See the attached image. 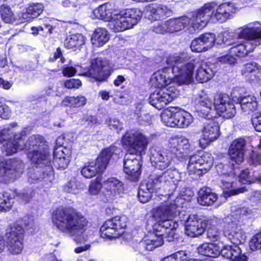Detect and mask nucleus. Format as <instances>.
I'll return each instance as SVG.
<instances>
[{"mask_svg": "<svg viewBox=\"0 0 261 261\" xmlns=\"http://www.w3.org/2000/svg\"><path fill=\"white\" fill-rule=\"evenodd\" d=\"M161 196H156L157 200L163 199L164 202L152 211L155 220L153 225L154 231L148 238L141 242V244L149 251L162 245L165 239L168 242L173 241L176 236L175 230L178 226L172 218L178 212L176 203L180 198L171 200L170 194Z\"/></svg>", "mask_w": 261, "mask_h": 261, "instance_id": "1", "label": "nucleus"}, {"mask_svg": "<svg viewBox=\"0 0 261 261\" xmlns=\"http://www.w3.org/2000/svg\"><path fill=\"white\" fill-rule=\"evenodd\" d=\"M167 62L173 65V73L179 85H189L193 82V70L196 66L198 65L196 79L200 83L208 81L216 72L214 64L191 59L187 53L170 55L167 58Z\"/></svg>", "mask_w": 261, "mask_h": 261, "instance_id": "2", "label": "nucleus"}, {"mask_svg": "<svg viewBox=\"0 0 261 261\" xmlns=\"http://www.w3.org/2000/svg\"><path fill=\"white\" fill-rule=\"evenodd\" d=\"M121 142L128 148L124 157L123 167L125 173L132 180H137L141 173V155L145 154L149 141L142 133L127 132L123 136Z\"/></svg>", "mask_w": 261, "mask_h": 261, "instance_id": "3", "label": "nucleus"}, {"mask_svg": "<svg viewBox=\"0 0 261 261\" xmlns=\"http://www.w3.org/2000/svg\"><path fill=\"white\" fill-rule=\"evenodd\" d=\"M53 222L61 231L73 238L77 243L84 242L83 234L88 221L80 213L72 210H57L53 215Z\"/></svg>", "mask_w": 261, "mask_h": 261, "instance_id": "4", "label": "nucleus"}, {"mask_svg": "<svg viewBox=\"0 0 261 261\" xmlns=\"http://www.w3.org/2000/svg\"><path fill=\"white\" fill-rule=\"evenodd\" d=\"M260 26L258 22L251 23L235 31L234 35L237 38L248 40L247 42L238 44L225 39L223 40L224 43L226 45L232 46L230 48L231 54L237 57H244L248 53L252 51L257 46L261 44Z\"/></svg>", "mask_w": 261, "mask_h": 261, "instance_id": "5", "label": "nucleus"}, {"mask_svg": "<svg viewBox=\"0 0 261 261\" xmlns=\"http://www.w3.org/2000/svg\"><path fill=\"white\" fill-rule=\"evenodd\" d=\"M24 149L28 150V157L33 164L41 168L45 167L46 171H48L47 175H52L48 145L42 136H31L24 143Z\"/></svg>", "mask_w": 261, "mask_h": 261, "instance_id": "6", "label": "nucleus"}, {"mask_svg": "<svg viewBox=\"0 0 261 261\" xmlns=\"http://www.w3.org/2000/svg\"><path fill=\"white\" fill-rule=\"evenodd\" d=\"M120 149L114 146L103 149L95 161L85 163L81 173L86 178H91L103 172L106 169L110 160L120 152Z\"/></svg>", "mask_w": 261, "mask_h": 261, "instance_id": "7", "label": "nucleus"}, {"mask_svg": "<svg viewBox=\"0 0 261 261\" xmlns=\"http://www.w3.org/2000/svg\"><path fill=\"white\" fill-rule=\"evenodd\" d=\"M215 7V3L206 4L198 10L185 16L189 20L187 24V31L193 34L204 28L213 15Z\"/></svg>", "mask_w": 261, "mask_h": 261, "instance_id": "8", "label": "nucleus"}, {"mask_svg": "<svg viewBox=\"0 0 261 261\" xmlns=\"http://www.w3.org/2000/svg\"><path fill=\"white\" fill-rule=\"evenodd\" d=\"M142 13L136 9H129L114 14L109 23L110 29L114 32H120L132 28L141 19Z\"/></svg>", "mask_w": 261, "mask_h": 261, "instance_id": "9", "label": "nucleus"}, {"mask_svg": "<svg viewBox=\"0 0 261 261\" xmlns=\"http://www.w3.org/2000/svg\"><path fill=\"white\" fill-rule=\"evenodd\" d=\"M180 180L178 171L170 168L164 172L154 174L148 181L156 191L162 189L170 191L176 189L177 183Z\"/></svg>", "mask_w": 261, "mask_h": 261, "instance_id": "10", "label": "nucleus"}, {"mask_svg": "<svg viewBox=\"0 0 261 261\" xmlns=\"http://www.w3.org/2000/svg\"><path fill=\"white\" fill-rule=\"evenodd\" d=\"M213 160L211 154L200 151L192 155L189 160L187 170L193 178H197L206 173L212 167Z\"/></svg>", "mask_w": 261, "mask_h": 261, "instance_id": "11", "label": "nucleus"}, {"mask_svg": "<svg viewBox=\"0 0 261 261\" xmlns=\"http://www.w3.org/2000/svg\"><path fill=\"white\" fill-rule=\"evenodd\" d=\"M23 167V163L19 160L6 161L0 156V182L14 180L22 173Z\"/></svg>", "mask_w": 261, "mask_h": 261, "instance_id": "12", "label": "nucleus"}, {"mask_svg": "<svg viewBox=\"0 0 261 261\" xmlns=\"http://www.w3.org/2000/svg\"><path fill=\"white\" fill-rule=\"evenodd\" d=\"M127 218L125 216H116L105 222L100 229V236L102 238L113 239L119 238L120 231L126 226Z\"/></svg>", "mask_w": 261, "mask_h": 261, "instance_id": "13", "label": "nucleus"}, {"mask_svg": "<svg viewBox=\"0 0 261 261\" xmlns=\"http://www.w3.org/2000/svg\"><path fill=\"white\" fill-rule=\"evenodd\" d=\"M114 65L109 60L97 58L92 61L91 68L85 75L96 81L103 82L111 74Z\"/></svg>", "mask_w": 261, "mask_h": 261, "instance_id": "14", "label": "nucleus"}, {"mask_svg": "<svg viewBox=\"0 0 261 261\" xmlns=\"http://www.w3.org/2000/svg\"><path fill=\"white\" fill-rule=\"evenodd\" d=\"M22 227L18 225L11 227L7 230L6 236L7 239L9 250L13 254H20L23 250Z\"/></svg>", "mask_w": 261, "mask_h": 261, "instance_id": "15", "label": "nucleus"}, {"mask_svg": "<svg viewBox=\"0 0 261 261\" xmlns=\"http://www.w3.org/2000/svg\"><path fill=\"white\" fill-rule=\"evenodd\" d=\"M173 157L179 160L185 158L189 153L190 145L189 140L184 136H175L171 138L166 148Z\"/></svg>", "mask_w": 261, "mask_h": 261, "instance_id": "16", "label": "nucleus"}, {"mask_svg": "<svg viewBox=\"0 0 261 261\" xmlns=\"http://www.w3.org/2000/svg\"><path fill=\"white\" fill-rule=\"evenodd\" d=\"M173 158L166 148L153 147L150 149V159L152 165L158 170H164L168 168Z\"/></svg>", "mask_w": 261, "mask_h": 261, "instance_id": "17", "label": "nucleus"}, {"mask_svg": "<svg viewBox=\"0 0 261 261\" xmlns=\"http://www.w3.org/2000/svg\"><path fill=\"white\" fill-rule=\"evenodd\" d=\"M176 97L177 94L172 92V88L158 89L151 94L149 101L156 109L161 110Z\"/></svg>", "mask_w": 261, "mask_h": 261, "instance_id": "18", "label": "nucleus"}, {"mask_svg": "<svg viewBox=\"0 0 261 261\" xmlns=\"http://www.w3.org/2000/svg\"><path fill=\"white\" fill-rule=\"evenodd\" d=\"M246 147V141L244 138H240L234 140L228 150L229 163L232 166L241 164L244 161Z\"/></svg>", "mask_w": 261, "mask_h": 261, "instance_id": "19", "label": "nucleus"}, {"mask_svg": "<svg viewBox=\"0 0 261 261\" xmlns=\"http://www.w3.org/2000/svg\"><path fill=\"white\" fill-rule=\"evenodd\" d=\"M166 63L171 66V68H164L152 75L150 82L153 86L159 88H163L170 84L172 81L178 84L176 81V77L173 73V65L168 64L167 61Z\"/></svg>", "mask_w": 261, "mask_h": 261, "instance_id": "20", "label": "nucleus"}, {"mask_svg": "<svg viewBox=\"0 0 261 261\" xmlns=\"http://www.w3.org/2000/svg\"><path fill=\"white\" fill-rule=\"evenodd\" d=\"M201 139L199 144L202 148H205L211 142L215 141L220 135V126L217 122L210 121L204 123Z\"/></svg>", "mask_w": 261, "mask_h": 261, "instance_id": "21", "label": "nucleus"}, {"mask_svg": "<svg viewBox=\"0 0 261 261\" xmlns=\"http://www.w3.org/2000/svg\"><path fill=\"white\" fill-rule=\"evenodd\" d=\"M208 221L199 218L197 215H190L186 221V233L192 237H198L202 234L207 227Z\"/></svg>", "mask_w": 261, "mask_h": 261, "instance_id": "22", "label": "nucleus"}, {"mask_svg": "<svg viewBox=\"0 0 261 261\" xmlns=\"http://www.w3.org/2000/svg\"><path fill=\"white\" fill-rule=\"evenodd\" d=\"M25 136L24 132H21L14 136V138L4 144L3 151L7 155H11L18 151L24 149Z\"/></svg>", "mask_w": 261, "mask_h": 261, "instance_id": "23", "label": "nucleus"}, {"mask_svg": "<svg viewBox=\"0 0 261 261\" xmlns=\"http://www.w3.org/2000/svg\"><path fill=\"white\" fill-rule=\"evenodd\" d=\"M148 18L151 20H160L169 16L171 11L163 5L151 4L146 7Z\"/></svg>", "mask_w": 261, "mask_h": 261, "instance_id": "24", "label": "nucleus"}, {"mask_svg": "<svg viewBox=\"0 0 261 261\" xmlns=\"http://www.w3.org/2000/svg\"><path fill=\"white\" fill-rule=\"evenodd\" d=\"M216 6H217L216 5ZM235 12L236 7L233 4L226 2L219 5L217 9L215 8V11L211 17L216 18L220 22H223L228 19L231 14L235 13Z\"/></svg>", "mask_w": 261, "mask_h": 261, "instance_id": "25", "label": "nucleus"}, {"mask_svg": "<svg viewBox=\"0 0 261 261\" xmlns=\"http://www.w3.org/2000/svg\"><path fill=\"white\" fill-rule=\"evenodd\" d=\"M232 100L240 104L242 110L246 114H250L257 109V102L256 97L252 95L243 96H234Z\"/></svg>", "mask_w": 261, "mask_h": 261, "instance_id": "26", "label": "nucleus"}, {"mask_svg": "<svg viewBox=\"0 0 261 261\" xmlns=\"http://www.w3.org/2000/svg\"><path fill=\"white\" fill-rule=\"evenodd\" d=\"M223 234L234 245L238 246L243 243L245 240V236L243 231L234 227L232 224H227L224 226Z\"/></svg>", "mask_w": 261, "mask_h": 261, "instance_id": "27", "label": "nucleus"}, {"mask_svg": "<svg viewBox=\"0 0 261 261\" xmlns=\"http://www.w3.org/2000/svg\"><path fill=\"white\" fill-rule=\"evenodd\" d=\"M242 75L250 82L259 81L261 77L260 66L255 62L244 65L241 69Z\"/></svg>", "mask_w": 261, "mask_h": 261, "instance_id": "28", "label": "nucleus"}, {"mask_svg": "<svg viewBox=\"0 0 261 261\" xmlns=\"http://www.w3.org/2000/svg\"><path fill=\"white\" fill-rule=\"evenodd\" d=\"M220 254L227 259L232 261H246V256L241 253V250L237 245H222Z\"/></svg>", "mask_w": 261, "mask_h": 261, "instance_id": "29", "label": "nucleus"}, {"mask_svg": "<svg viewBox=\"0 0 261 261\" xmlns=\"http://www.w3.org/2000/svg\"><path fill=\"white\" fill-rule=\"evenodd\" d=\"M222 244L220 243H204L197 248L198 253L211 257H217L220 255Z\"/></svg>", "mask_w": 261, "mask_h": 261, "instance_id": "30", "label": "nucleus"}, {"mask_svg": "<svg viewBox=\"0 0 261 261\" xmlns=\"http://www.w3.org/2000/svg\"><path fill=\"white\" fill-rule=\"evenodd\" d=\"M189 21L188 18L185 17V16L166 20L169 33H176L184 29H186V31H187V24Z\"/></svg>", "mask_w": 261, "mask_h": 261, "instance_id": "31", "label": "nucleus"}, {"mask_svg": "<svg viewBox=\"0 0 261 261\" xmlns=\"http://www.w3.org/2000/svg\"><path fill=\"white\" fill-rule=\"evenodd\" d=\"M44 6L41 3H32L21 13V17L24 20L30 21L38 17L43 12Z\"/></svg>", "mask_w": 261, "mask_h": 261, "instance_id": "32", "label": "nucleus"}, {"mask_svg": "<svg viewBox=\"0 0 261 261\" xmlns=\"http://www.w3.org/2000/svg\"><path fill=\"white\" fill-rule=\"evenodd\" d=\"M67 153L63 150H59L54 152V164L59 169L63 170L66 169L70 162V152L65 149Z\"/></svg>", "mask_w": 261, "mask_h": 261, "instance_id": "33", "label": "nucleus"}, {"mask_svg": "<svg viewBox=\"0 0 261 261\" xmlns=\"http://www.w3.org/2000/svg\"><path fill=\"white\" fill-rule=\"evenodd\" d=\"M109 39L110 35L108 31L104 28H99L93 33L91 40L94 47H99L105 44Z\"/></svg>", "mask_w": 261, "mask_h": 261, "instance_id": "34", "label": "nucleus"}, {"mask_svg": "<svg viewBox=\"0 0 261 261\" xmlns=\"http://www.w3.org/2000/svg\"><path fill=\"white\" fill-rule=\"evenodd\" d=\"M217 198V195L210 188H204L199 191L197 201L200 205L209 206L216 201Z\"/></svg>", "mask_w": 261, "mask_h": 261, "instance_id": "35", "label": "nucleus"}, {"mask_svg": "<svg viewBox=\"0 0 261 261\" xmlns=\"http://www.w3.org/2000/svg\"><path fill=\"white\" fill-rule=\"evenodd\" d=\"M116 11L112 8V6L108 4L99 6L94 11L98 19L109 22L114 18V14H116Z\"/></svg>", "mask_w": 261, "mask_h": 261, "instance_id": "36", "label": "nucleus"}, {"mask_svg": "<svg viewBox=\"0 0 261 261\" xmlns=\"http://www.w3.org/2000/svg\"><path fill=\"white\" fill-rule=\"evenodd\" d=\"M15 195V192L12 191L0 193V212H7L11 209Z\"/></svg>", "mask_w": 261, "mask_h": 261, "instance_id": "37", "label": "nucleus"}, {"mask_svg": "<svg viewBox=\"0 0 261 261\" xmlns=\"http://www.w3.org/2000/svg\"><path fill=\"white\" fill-rule=\"evenodd\" d=\"M156 191L148 181L145 184H141L138 191L139 200L142 203L148 202L151 198L153 192Z\"/></svg>", "mask_w": 261, "mask_h": 261, "instance_id": "38", "label": "nucleus"}, {"mask_svg": "<svg viewBox=\"0 0 261 261\" xmlns=\"http://www.w3.org/2000/svg\"><path fill=\"white\" fill-rule=\"evenodd\" d=\"M84 38L81 34H73L64 40V46L69 49L75 50L84 44Z\"/></svg>", "mask_w": 261, "mask_h": 261, "instance_id": "39", "label": "nucleus"}, {"mask_svg": "<svg viewBox=\"0 0 261 261\" xmlns=\"http://www.w3.org/2000/svg\"><path fill=\"white\" fill-rule=\"evenodd\" d=\"M103 186L113 195L119 194L123 190L122 182L115 177L108 178L103 182Z\"/></svg>", "mask_w": 261, "mask_h": 261, "instance_id": "40", "label": "nucleus"}, {"mask_svg": "<svg viewBox=\"0 0 261 261\" xmlns=\"http://www.w3.org/2000/svg\"><path fill=\"white\" fill-rule=\"evenodd\" d=\"M193 102L196 105L204 107L210 110H213V100L211 99L207 94L201 91L198 94L195 95L193 98Z\"/></svg>", "mask_w": 261, "mask_h": 261, "instance_id": "41", "label": "nucleus"}, {"mask_svg": "<svg viewBox=\"0 0 261 261\" xmlns=\"http://www.w3.org/2000/svg\"><path fill=\"white\" fill-rule=\"evenodd\" d=\"M0 14L2 19L5 23H12L16 20L14 11L7 3H4L0 6Z\"/></svg>", "mask_w": 261, "mask_h": 261, "instance_id": "42", "label": "nucleus"}, {"mask_svg": "<svg viewBox=\"0 0 261 261\" xmlns=\"http://www.w3.org/2000/svg\"><path fill=\"white\" fill-rule=\"evenodd\" d=\"M175 108H171V110H166L162 113L161 117L162 121L166 126L170 127H177V112L173 110Z\"/></svg>", "mask_w": 261, "mask_h": 261, "instance_id": "43", "label": "nucleus"}, {"mask_svg": "<svg viewBox=\"0 0 261 261\" xmlns=\"http://www.w3.org/2000/svg\"><path fill=\"white\" fill-rule=\"evenodd\" d=\"M230 102V99L228 95L225 94H217L214 98L213 110H215L218 113L223 112L225 109L224 107Z\"/></svg>", "mask_w": 261, "mask_h": 261, "instance_id": "44", "label": "nucleus"}, {"mask_svg": "<svg viewBox=\"0 0 261 261\" xmlns=\"http://www.w3.org/2000/svg\"><path fill=\"white\" fill-rule=\"evenodd\" d=\"M87 99L83 96H67L62 101V104L66 107H80L85 105Z\"/></svg>", "mask_w": 261, "mask_h": 261, "instance_id": "45", "label": "nucleus"}, {"mask_svg": "<svg viewBox=\"0 0 261 261\" xmlns=\"http://www.w3.org/2000/svg\"><path fill=\"white\" fill-rule=\"evenodd\" d=\"M193 121L192 116L186 111L177 112V127L185 128L188 127Z\"/></svg>", "mask_w": 261, "mask_h": 261, "instance_id": "46", "label": "nucleus"}, {"mask_svg": "<svg viewBox=\"0 0 261 261\" xmlns=\"http://www.w3.org/2000/svg\"><path fill=\"white\" fill-rule=\"evenodd\" d=\"M260 177H256L254 175H250V173L248 169L243 170L240 177V181L243 184L253 183L259 181Z\"/></svg>", "mask_w": 261, "mask_h": 261, "instance_id": "47", "label": "nucleus"}, {"mask_svg": "<svg viewBox=\"0 0 261 261\" xmlns=\"http://www.w3.org/2000/svg\"><path fill=\"white\" fill-rule=\"evenodd\" d=\"M198 38L202 40L206 50L213 46L215 41V35L213 33H205Z\"/></svg>", "mask_w": 261, "mask_h": 261, "instance_id": "48", "label": "nucleus"}, {"mask_svg": "<svg viewBox=\"0 0 261 261\" xmlns=\"http://www.w3.org/2000/svg\"><path fill=\"white\" fill-rule=\"evenodd\" d=\"M225 109L223 112H219L218 113L222 115L223 117L226 119L231 118L236 114V110L235 107L232 102L231 101L224 107Z\"/></svg>", "mask_w": 261, "mask_h": 261, "instance_id": "49", "label": "nucleus"}, {"mask_svg": "<svg viewBox=\"0 0 261 261\" xmlns=\"http://www.w3.org/2000/svg\"><path fill=\"white\" fill-rule=\"evenodd\" d=\"M187 258L185 251H179L165 257L162 261H187Z\"/></svg>", "mask_w": 261, "mask_h": 261, "instance_id": "50", "label": "nucleus"}, {"mask_svg": "<svg viewBox=\"0 0 261 261\" xmlns=\"http://www.w3.org/2000/svg\"><path fill=\"white\" fill-rule=\"evenodd\" d=\"M190 47L191 50L194 52L200 53L206 50L202 40L198 37L192 41Z\"/></svg>", "mask_w": 261, "mask_h": 261, "instance_id": "51", "label": "nucleus"}, {"mask_svg": "<svg viewBox=\"0 0 261 261\" xmlns=\"http://www.w3.org/2000/svg\"><path fill=\"white\" fill-rule=\"evenodd\" d=\"M102 188L101 178L97 177L95 180H92L89 187V192L92 195L97 194Z\"/></svg>", "mask_w": 261, "mask_h": 261, "instance_id": "52", "label": "nucleus"}, {"mask_svg": "<svg viewBox=\"0 0 261 261\" xmlns=\"http://www.w3.org/2000/svg\"><path fill=\"white\" fill-rule=\"evenodd\" d=\"M152 31L160 34L169 33L166 21L154 24L152 27Z\"/></svg>", "mask_w": 261, "mask_h": 261, "instance_id": "53", "label": "nucleus"}, {"mask_svg": "<svg viewBox=\"0 0 261 261\" xmlns=\"http://www.w3.org/2000/svg\"><path fill=\"white\" fill-rule=\"evenodd\" d=\"M221 231L216 227L209 228L207 231V237L212 241H216L220 239Z\"/></svg>", "mask_w": 261, "mask_h": 261, "instance_id": "54", "label": "nucleus"}, {"mask_svg": "<svg viewBox=\"0 0 261 261\" xmlns=\"http://www.w3.org/2000/svg\"><path fill=\"white\" fill-rule=\"evenodd\" d=\"M250 247L252 250L261 248V232L253 237L250 241Z\"/></svg>", "mask_w": 261, "mask_h": 261, "instance_id": "55", "label": "nucleus"}, {"mask_svg": "<svg viewBox=\"0 0 261 261\" xmlns=\"http://www.w3.org/2000/svg\"><path fill=\"white\" fill-rule=\"evenodd\" d=\"M15 134L10 129H4L0 131V142L10 140L14 138V136Z\"/></svg>", "mask_w": 261, "mask_h": 261, "instance_id": "56", "label": "nucleus"}, {"mask_svg": "<svg viewBox=\"0 0 261 261\" xmlns=\"http://www.w3.org/2000/svg\"><path fill=\"white\" fill-rule=\"evenodd\" d=\"M252 123L257 132H261V112L255 113L252 118Z\"/></svg>", "mask_w": 261, "mask_h": 261, "instance_id": "57", "label": "nucleus"}, {"mask_svg": "<svg viewBox=\"0 0 261 261\" xmlns=\"http://www.w3.org/2000/svg\"><path fill=\"white\" fill-rule=\"evenodd\" d=\"M78 189L76 182L75 181H70L64 188L65 192L74 194L78 193Z\"/></svg>", "mask_w": 261, "mask_h": 261, "instance_id": "58", "label": "nucleus"}, {"mask_svg": "<svg viewBox=\"0 0 261 261\" xmlns=\"http://www.w3.org/2000/svg\"><path fill=\"white\" fill-rule=\"evenodd\" d=\"M82 124L88 127H91L97 123V119L93 116L84 117L81 121Z\"/></svg>", "mask_w": 261, "mask_h": 261, "instance_id": "59", "label": "nucleus"}, {"mask_svg": "<svg viewBox=\"0 0 261 261\" xmlns=\"http://www.w3.org/2000/svg\"><path fill=\"white\" fill-rule=\"evenodd\" d=\"M82 85V83L78 79H70L67 80L64 83V86L68 89L79 88Z\"/></svg>", "mask_w": 261, "mask_h": 261, "instance_id": "60", "label": "nucleus"}, {"mask_svg": "<svg viewBox=\"0 0 261 261\" xmlns=\"http://www.w3.org/2000/svg\"><path fill=\"white\" fill-rule=\"evenodd\" d=\"M11 111L8 106L0 102V117L3 119H8L10 116Z\"/></svg>", "mask_w": 261, "mask_h": 261, "instance_id": "61", "label": "nucleus"}, {"mask_svg": "<svg viewBox=\"0 0 261 261\" xmlns=\"http://www.w3.org/2000/svg\"><path fill=\"white\" fill-rule=\"evenodd\" d=\"M108 124L111 129L121 130L122 129V124L119 122L118 119H110L108 121Z\"/></svg>", "mask_w": 261, "mask_h": 261, "instance_id": "62", "label": "nucleus"}, {"mask_svg": "<svg viewBox=\"0 0 261 261\" xmlns=\"http://www.w3.org/2000/svg\"><path fill=\"white\" fill-rule=\"evenodd\" d=\"M252 210L247 207H242L237 211V214L240 217L247 216L252 214Z\"/></svg>", "mask_w": 261, "mask_h": 261, "instance_id": "63", "label": "nucleus"}, {"mask_svg": "<svg viewBox=\"0 0 261 261\" xmlns=\"http://www.w3.org/2000/svg\"><path fill=\"white\" fill-rule=\"evenodd\" d=\"M250 163L254 166L261 165V155L258 154H253L251 156Z\"/></svg>", "mask_w": 261, "mask_h": 261, "instance_id": "64", "label": "nucleus"}]
</instances>
